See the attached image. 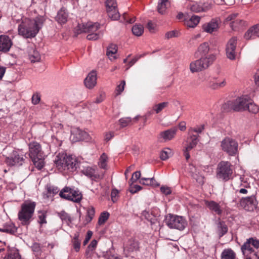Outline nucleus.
Masks as SVG:
<instances>
[{"mask_svg": "<svg viewBox=\"0 0 259 259\" xmlns=\"http://www.w3.org/2000/svg\"><path fill=\"white\" fill-rule=\"evenodd\" d=\"M43 24L42 18L34 20L25 18L18 26V34L24 38H32L36 36Z\"/></svg>", "mask_w": 259, "mask_h": 259, "instance_id": "obj_1", "label": "nucleus"}, {"mask_svg": "<svg viewBox=\"0 0 259 259\" xmlns=\"http://www.w3.org/2000/svg\"><path fill=\"white\" fill-rule=\"evenodd\" d=\"M36 203L31 200L25 201L21 205L18 217L22 225H28L33 215Z\"/></svg>", "mask_w": 259, "mask_h": 259, "instance_id": "obj_2", "label": "nucleus"}, {"mask_svg": "<svg viewBox=\"0 0 259 259\" xmlns=\"http://www.w3.org/2000/svg\"><path fill=\"white\" fill-rule=\"evenodd\" d=\"M259 248V239L250 237L246 239L241 247L242 253L247 256V259L258 258L259 256L255 250Z\"/></svg>", "mask_w": 259, "mask_h": 259, "instance_id": "obj_3", "label": "nucleus"}, {"mask_svg": "<svg viewBox=\"0 0 259 259\" xmlns=\"http://www.w3.org/2000/svg\"><path fill=\"white\" fill-rule=\"evenodd\" d=\"M215 59V55L212 54L208 55V57H201L190 64V70L192 73L201 71L211 65Z\"/></svg>", "mask_w": 259, "mask_h": 259, "instance_id": "obj_4", "label": "nucleus"}, {"mask_svg": "<svg viewBox=\"0 0 259 259\" xmlns=\"http://www.w3.org/2000/svg\"><path fill=\"white\" fill-rule=\"evenodd\" d=\"M248 102L247 96H242L237 98L236 99L229 101L225 103L222 109L224 111L229 112L232 110L234 111H240L246 110V104Z\"/></svg>", "mask_w": 259, "mask_h": 259, "instance_id": "obj_5", "label": "nucleus"}, {"mask_svg": "<svg viewBox=\"0 0 259 259\" xmlns=\"http://www.w3.org/2000/svg\"><path fill=\"white\" fill-rule=\"evenodd\" d=\"M232 165L228 161H222L218 165L217 177L224 182H227L233 178Z\"/></svg>", "mask_w": 259, "mask_h": 259, "instance_id": "obj_6", "label": "nucleus"}, {"mask_svg": "<svg viewBox=\"0 0 259 259\" xmlns=\"http://www.w3.org/2000/svg\"><path fill=\"white\" fill-rule=\"evenodd\" d=\"M165 224L170 229L183 230L187 225V222L183 217L168 214L165 219Z\"/></svg>", "mask_w": 259, "mask_h": 259, "instance_id": "obj_7", "label": "nucleus"}, {"mask_svg": "<svg viewBox=\"0 0 259 259\" xmlns=\"http://www.w3.org/2000/svg\"><path fill=\"white\" fill-rule=\"evenodd\" d=\"M25 154L21 150H13L10 156L6 157L5 162L9 166H20L25 163Z\"/></svg>", "mask_w": 259, "mask_h": 259, "instance_id": "obj_8", "label": "nucleus"}, {"mask_svg": "<svg viewBox=\"0 0 259 259\" xmlns=\"http://www.w3.org/2000/svg\"><path fill=\"white\" fill-rule=\"evenodd\" d=\"M222 149L230 156H235L238 152V143L234 139L226 137L221 143Z\"/></svg>", "mask_w": 259, "mask_h": 259, "instance_id": "obj_9", "label": "nucleus"}, {"mask_svg": "<svg viewBox=\"0 0 259 259\" xmlns=\"http://www.w3.org/2000/svg\"><path fill=\"white\" fill-rule=\"evenodd\" d=\"M100 28L99 23L89 22L87 23L78 24L75 28L74 32L77 34L81 33H96Z\"/></svg>", "mask_w": 259, "mask_h": 259, "instance_id": "obj_10", "label": "nucleus"}, {"mask_svg": "<svg viewBox=\"0 0 259 259\" xmlns=\"http://www.w3.org/2000/svg\"><path fill=\"white\" fill-rule=\"evenodd\" d=\"M198 136L193 134L188 133V136L186 141V145L183 149V154L187 160L190 157L189 151L195 148L198 142Z\"/></svg>", "mask_w": 259, "mask_h": 259, "instance_id": "obj_11", "label": "nucleus"}, {"mask_svg": "<svg viewBox=\"0 0 259 259\" xmlns=\"http://www.w3.org/2000/svg\"><path fill=\"white\" fill-rule=\"evenodd\" d=\"M106 11L108 17L112 20H117L120 15L115 0H107L106 2Z\"/></svg>", "mask_w": 259, "mask_h": 259, "instance_id": "obj_12", "label": "nucleus"}, {"mask_svg": "<svg viewBox=\"0 0 259 259\" xmlns=\"http://www.w3.org/2000/svg\"><path fill=\"white\" fill-rule=\"evenodd\" d=\"M81 172L92 181H98L103 178L104 175L100 174L95 167L90 166L83 167Z\"/></svg>", "mask_w": 259, "mask_h": 259, "instance_id": "obj_13", "label": "nucleus"}, {"mask_svg": "<svg viewBox=\"0 0 259 259\" xmlns=\"http://www.w3.org/2000/svg\"><path fill=\"white\" fill-rule=\"evenodd\" d=\"M241 206L246 210L253 211L257 205V201L254 195L242 198L240 201Z\"/></svg>", "mask_w": 259, "mask_h": 259, "instance_id": "obj_14", "label": "nucleus"}, {"mask_svg": "<svg viewBox=\"0 0 259 259\" xmlns=\"http://www.w3.org/2000/svg\"><path fill=\"white\" fill-rule=\"evenodd\" d=\"M28 147L29 156L31 159L44 155V152L39 143L36 142H31L28 144Z\"/></svg>", "mask_w": 259, "mask_h": 259, "instance_id": "obj_15", "label": "nucleus"}, {"mask_svg": "<svg viewBox=\"0 0 259 259\" xmlns=\"http://www.w3.org/2000/svg\"><path fill=\"white\" fill-rule=\"evenodd\" d=\"M88 136L87 132L78 127H74L71 129L70 138L73 142H76L87 139Z\"/></svg>", "mask_w": 259, "mask_h": 259, "instance_id": "obj_16", "label": "nucleus"}, {"mask_svg": "<svg viewBox=\"0 0 259 259\" xmlns=\"http://www.w3.org/2000/svg\"><path fill=\"white\" fill-rule=\"evenodd\" d=\"M244 37L246 40L255 39L259 38V24L250 27L245 33Z\"/></svg>", "mask_w": 259, "mask_h": 259, "instance_id": "obj_17", "label": "nucleus"}, {"mask_svg": "<svg viewBox=\"0 0 259 259\" xmlns=\"http://www.w3.org/2000/svg\"><path fill=\"white\" fill-rule=\"evenodd\" d=\"M12 46L11 38L7 35H0V51L8 52Z\"/></svg>", "mask_w": 259, "mask_h": 259, "instance_id": "obj_18", "label": "nucleus"}, {"mask_svg": "<svg viewBox=\"0 0 259 259\" xmlns=\"http://www.w3.org/2000/svg\"><path fill=\"white\" fill-rule=\"evenodd\" d=\"M66 159L65 165L64 166V170H68L70 171L75 170L78 165L76 159L71 156L67 155Z\"/></svg>", "mask_w": 259, "mask_h": 259, "instance_id": "obj_19", "label": "nucleus"}, {"mask_svg": "<svg viewBox=\"0 0 259 259\" xmlns=\"http://www.w3.org/2000/svg\"><path fill=\"white\" fill-rule=\"evenodd\" d=\"M219 21L216 19H212L208 23L203 25L202 29L204 31L211 33L213 31H217L219 28Z\"/></svg>", "mask_w": 259, "mask_h": 259, "instance_id": "obj_20", "label": "nucleus"}, {"mask_svg": "<svg viewBox=\"0 0 259 259\" xmlns=\"http://www.w3.org/2000/svg\"><path fill=\"white\" fill-rule=\"evenodd\" d=\"M97 74L95 71H92L89 73L87 77L84 79V84L87 88L92 89L95 86L97 83Z\"/></svg>", "mask_w": 259, "mask_h": 259, "instance_id": "obj_21", "label": "nucleus"}, {"mask_svg": "<svg viewBox=\"0 0 259 259\" xmlns=\"http://www.w3.org/2000/svg\"><path fill=\"white\" fill-rule=\"evenodd\" d=\"M188 171L190 174L191 176L198 183L201 184L203 183V177L199 175V172L194 165L189 164Z\"/></svg>", "mask_w": 259, "mask_h": 259, "instance_id": "obj_22", "label": "nucleus"}, {"mask_svg": "<svg viewBox=\"0 0 259 259\" xmlns=\"http://www.w3.org/2000/svg\"><path fill=\"white\" fill-rule=\"evenodd\" d=\"M66 153H59L54 160V162L59 169L60 170H64V166L65 165Z\"/></svg>", "mask_w": 259, "mask_h": 259, "instance_id": "obj_23", "label": "nucleus"}, {"mask_svg": "<svg viewBox=\"0 0 259 259\" xmlns=\"http://www.w3.org/2000/svg\"><path fill=\"white\" fill-rule=\"evenodd\" d=\"M177 131L176 128H172L164 132H161L159 134V138H162L164 141H169L172 139Z\"/></svg>", "mask_w": 259, "mask_h": 259, "instance_id": "obj_24", "label": "nucleus"}, {"mask_svg": "<svg viewBox=\"0 0 259 259\" xmlns=\"http://www.w3.org/2000/svg\"><path fill=\"white\" fill-rule=\"evenodd\" d=\"M205 203L210 210L214 212L216 214L220 215L222 213V210L219 204L216 202L214 201H206Z\"/></svg>", "mask_w": 259, "mask_h": 259, "instance_id": "obj_25", "label": "nucleus"}, {"mask_svg": "<svg viewBox=\"0 0 259 259\" xmlns=\"http://www.w3.org/2000/svg\"><path fill=\"white\" fill-rule=\"evenodd\" d=\"M55 19L58 23L60 24L65 23L68 19V14L66 10L64 9H60L58 11Z\"/></svg>", "mask_w": 259, "mask_h": 259, "instance_id": "obj_26", "label": "nucleus"}, {"mask_svg": "<svg viewBox=\"0 0 259 259\" xmlns=\"http://www.w3.org/2000/svg\"><path fill=\"white\" fill-rule=\"evenodd\" d=\"M200 20V17L193 15L189 19H184L185 25L189 28H194L199 23Z\"/></svg>", "mask_w": 259, "mask_h": 259, "instance_id": "obj_27", "label": "nucleus"}, {"mask_svg": "<svg viewBox=\"0 0 259 259\" xmlns=\"http://www.w3.org/2000/svg\"><path fill=\"white\" fill-rule=\"evenodd\" d=\"M209 51V44L207 42H204L201 44L197 49V52L196 53V55L199 54L201 57H208L206 55Z\"/></svg>", "mask_w": 259, "mask_h": 259, "instance_id": "obj_28", "label": "nucleus"}, {"mask_svg": "<svg viewBox=\"0 0 259 259\" xmlns=\"http://www.w3.org/2000/svg\"><path fill=\"white\" fill-rule=\"evenodd\" d=\"M139 249V243L135 240H130L128 241L126 246L124 247V251L128 253L137 251Z\"/></svg>", "mask_w": 259, "mask_h": 259, "instance_id": "obj_29", "label": "nucleus"}, {"mask_svg": "<svg viewBox=\"0 0 259 259\" xmlns=\"http://www.w3.org/2000/svg\"><path fill=\"white\" fill-rule=\"evenodd\" d=\"M3 229L4 232L10 234H14L17 230V227L11 222L5 223L3 226Z\"/></svg>", "mask_w": 259, "mask_h": 259, "instance_id": "obj_30", "label": "nucleus"}, {"mask_svg": "<svg viewBox=\"0 0 259 259\" xmlns=\"http://www.w3.org/2000/svg\"><path fill=\"white\" fill-rule=\"evenodd\" d=\"M117 51V46L115 44H111L107 49L106 54L110 60H114L116 59L115 56Z\"/></svg>", "mask_w": 259, "mask_h": 259, "instance_id": "obj_31", "label": "nucleus"}, {"mask_svg": "<svg viewBox=\"0 0 259 259\" xmlns=\"http://www.w3.org/2000/svg\"><path fill=\"white\" fill-rule=\"evenodd\" d=\"M236 254L230 248L224 249L221 254V259H235Z\"/></svg>", "mask_w": 259, "mask_h": 259, "instance_id": "obj_32", "label": "nucleus"}, {"mask_svg": "<svg viewBox=\"0 0 259 259\" xmlns=\"http://www.w3.org/2000/svg\"><path fill=\"white\" fill-rule=\"evenodd\" d=\"M139 183L144 185L158 186L159 185L156 182L154 178H142L140 179Z\"/></svg>", "mask_w": 259, "mask_h": 259, "instance_id": "obj_33", "label": "nucleus"}, {"mask_svg": "<svg viewBox=\"0 0 259 259\" xmlns=\"http://www.w3.org/2000/svg\"><path fill=\"white\" fill-rule=\"evenodd\" d=\"M74 189H72L69 187H64L59 193V195L61 198H64L67 200H69L71 193L73 191Z\"/></svg>", "mask_w": 259, "mask_h": 259, "instance_id": "obj_34", "label": "nucleus"}, {"mask_svg": "<svg viewBox=\"0 0 259 259\" xmlns=\"http://www.w3.org/2000/svg\"><path fill=\"white\" fill-rule=\"evenodd\" d=\"M240 180L241 182L240 186L242 187L243 188H240L239 190H236V192H239V193L243 194H246L247 193L246 188L250 187L249 184L244 181V178L242 176L240 177Z\"/></svg>", "mask_w": 259, "mask_h": 259, "instance_id": "obj_35", "label": "nucleus"}, {"mask_svg": "<svg viewBox=\"0 0 259 259\" xmlns=\"http://www.w3.org/2000/svg\"><path fill=\"white\" fill-rule=\"evenodd\" d=\"M58 215L61 220L67 225H69L72 221L71 216L64 210L60 211L58 213Z\"/></svg>", "mask_w": 259, "mask_h": 259, "instance_id": "obj_36", "label": "nucleus"}, {"mask_svg": "<svg viewBox=\"0 0 259 259\" xmlns=\"http://www.w3.org/2000/svg\"><path fill=\"white\" fill-rule=\"evenodd\" d=\"M132 32L137 36H141L144 32V27L140 24H136L132 27Z\"/></svg>", "mask_w": 259, "mask_h": 259, "instance_id": "obj_37", "label": "nucleus"}, {"mask_svg": "<svg viewBox=\"0 0 259 259\" xmlns=\"http://www.w3.org/2000/svg\"><path fill=\"white\" fill-rule=\"evenodd\" d=\"M245 25V22L239 18L237 19L235 21H233L231 23H230V27L234 30L242 28Z\"/></svg>", "mask_w": 259, "mask_h": 259, "instance_id": "obj_38", "label": "nucleus"}, {"mask_svg": "<svg viewBox=\"0 0 259 259\" xmlns=\"http://www.w3.org/2000/svg\"><path fill=\"white\" fill-rule=\"evenodd\" d=\"M168 0H159L157 6V11L159 13L164 14L166 9Z\"/></svg>", "mask_w": 259, "mask_h": 259, "instance_id": "obj_39", "label": "nucleus"}, {"mask_svg": "<svg viewBox=\"0 0 259 259\" xmlns=\"http://www.w3.org/2000/svg\"><path fill=\"white\" fill-rule=\"evenodd\" d=\"M246 110L250 112L255 114L258 112L259 107L256 104L248 100L246 104Z\"/></svg>", "mask_w": 259, "mask_h": 259, "instance_id": "obj_40", "label": "nucleus"}, {"mask_svg": "<svg viewBox=\"0 0 259 259\" xmlns=\"http://www.w3.org/2000/svg\"><path fill=\"white\" fill-rule=\"evenodd\" d=\"M237 42V37L233 36L231 37L226 44V50H236Z\"/></svg>", "mask_w": 259, "mask_h": 259, "instance_id": "obj_41", "label": "nucleus"}, {"mask_svg": "<svg viewBox=\"0 0 259 259\" xmlns=\"http://www.w3.org/2000/svg\"><path fill=\"white\" fill-rule=\"evenodd\" d=\"M218 233L220 237L224 236L228 231V228L223 222H220L218 224Z\"/></svg>", "mask_w": 259, "mask_h": 259, "instance_id": "obj_42", "label": "nucleus"}, {"mask_svg": "<svg viewBox=\"0 0 259 259\" xmlns=\"http://www.w3.org/2000/svg\"><path fill=\"white\" fill-rule=\"evenodd\" d=\"M79 233H76L72 241L73 248L76 252L79 250L80 247V241L79 240Z\"/></svg>", "mask_w": 259, "mask_h": 259, "instance_id": "obj_43", "label": "nucleus"}, {"mask_svg": "<svg viewBox=\"0 0 259 259\" xmlns=\"http://www.w3.org/2000/svg\"><path fill=\"white\" fill-rule=\"evenodd\" d=\"M31 160L34 165L39 169L42 168L44 165V155L35 157V158H32Z\"/></svg>", "mask_w": 259, "mask_h": 259, "instance_id": "obj_44", "label": "nucleus"}, {"mask_svg": "<svg viewBox=\"0 0 259 259\" xmlns=\"http://www.w3.org/2000/svg\"><path fill=\"white\" fill-rule=\"evenodd\" d=\"M191 11L195 13L203 12L202 3H194L190 6Z\"/></svg>", "mask_w": 259, "mask_h": 259, "instance_id": "obj_45", "label": "nucleus"}, {"mask_svg": "<svg viewBox=\"0 0 259 259\" xmlns=\"http://www.w3.org/2000/svg\"><path fill=\"white\" fill-rule=\"evenodd\" d=\"M81 199V194L79 191L74 190L70 195L69 200L75 202H78Z\"/></svg>", "mask_w": 259, "mask_h": 259, "instance_id": "obj_46", "label": "nucleus"}, {"mask_svg": "<svg viewBox=\"0 0 259 259\" xmlns=\"http://www.w3.org/2000/svg\"><path fill=\"white\" fill-rule=\"evenodd\" d=\"M168 105V102H164L157 104H155L153 107V110L156 114L160 113L164 108L166 107Z\"/></svg>", "mask_w": 259, "mask_h": 259, "instance_id": "obj_47", "label": "nucleus"}, {"mask_svg": "<svg viewBox=\"0 0 259 259\" xmlns=\"http://www.w3.org/2000/svg\"><path fill=\"white\" fill-rule=\"evenodd\" d=\"M172 154L171 150L169 148H166L164 149L160 155V159L162 160H165L167 159Z\"/></svg>", "mask_w": 259, "mask_h": 259, "instance_id": "obj_48", "label": "nucleus"}, {"mask_svg": "<svg viewBox=\"0 0 259 259\" xmlns=\"http://www.w3.org/2000/svg\"><path fill=\"white\" fill-rule=\"evenodd\" d=\"M47 189L48 197L51 196V195L54 196L59 191V189L57 187L52 185H47Z\"/></svg>", "mask_w": 259, "mask_h": 259, "instance_id": "obj_49", "label": "nucleus"}, {"mask_svg": "<svg viewBox=\"0 0 259 259\" xmlns=\"http://www.w3.org/2000/svg\"><path fill=\"white\" fill-rule=\"evenodd\" d=\"M109 215V213L107 211L102 212L98 219V224L99 225H103L108 219Z\"/></svg>", "mask_w": 259, "mask_h": 259, "instance_id": "obj_50", "label": "nucleus"}, {"mask_svg": "<svg viewBox=\"0 0 259 259\" xmlns=\"http://www.w3.org/2000/svg\"><path fill=\"white\" fill-rule=\"evenodd\" d=\"M95 210L93 207H89L87 210V215L85 218L86 223H90L95 216Z\"/></svg>", "mask_w": 259, "mask_h": 259, "instance_id": "obj_51", "label": "nucleus"}, {"mask_svg": "<svg viewBox=\"0 0 259 259\" xmlns=\"http://www.w3.org/2000/svg\"><path fill=\"white\" fill-rule=\"evenodd\" d=\"M108 157L105 153H103L100 158L99 165L101 168L105 169L107 166Z\"/></svg>", "mask_w": 259, "mask_h": 259, "instance_id": "obj_52", "label": "nucleus"}, {"mask_svg": "<svg viewBox=\"0 0 259 259\" xmlns=\"http://www.w3.org/2000/svg\"><path fill=\"white\" fill-rule=\"evenodd\" d=\"M103 35V33L101 32H98L96 33H89L87 38L90 40H96L99 39L100 37Z\"/></svg>", "mask_w": 259, "mask_h": 259, "instance_id": "obj_53", "label": "nucleus"}, {"mask_svg": "<svg viewBox=\"0 0 259 259\" xmlns=\"http://www.w3.org/2000/svg\"><path fill=\"white\" fill-rule=\"evenodd\" d=\"M237 16V13H233L229 15L225 19V23L230 25V23H231L233 21H235V20L238 18Z\"/></svg>", "mask_w": 259, "mask_h": 259, "instance_id": "obj_54", "label": "nucleus"}, {"mask_svg": "<svg viewBox=\"0 0 259 259\" xmlns=\"http://www.w3.org/2000/svg\"><path fill=\"white\" fill-rule=\"evenodd\" d=\"M38 222L40 224H46L47 221H46V217H47V214L46 212L45 211H39L38 212Z\"/></svg>", "mask_w": 259, "mask_h": 259, "instance_id": "obj_55", "label": "nucleus"}, {"mask_svg": "<svg viewBox=\"0 0 259 259\" xmlns=\"http://www.w3.org/2000/svg\"><path fill=\"white\" fill-rule=\"evenodd\" d=\"M29 58L31 62H37L40 61V56L38 52L33 51V54L30 55Z\"/></svg>", "mask_w": 259, "mask_h": 259, "instance_id": "obj_56", "label": "nucleus"}, {"mask_svg": "<svg viewBox=\"0 0 259 259\" xmlns=\"http://www.w3.org/2000/svg\"><path fill=\"white\" fill-rule=\"evenodd\" d=\"M141 177V171H137L133 173L131 179L130 180L129 183L132 185L133 183L136 182L138 180L140 179Z\"/></svg>", "mask_w": 259, "mask_h": 259, "instance_id": "obj_57", "label": "nucleus"}, {"mask_svg": "<svg viewBox=\"0 0 259 259\" xmlns=\"http://www.w3.org/2000/svg\"><path fill=\"white\" fill-rule=\"evenodd\" d=\"M119 122L122 127H125L132 122V119L130 117H124L120 119Z\"/></svg>", "mask_w": 259, "mask_h": 259, "instance_id": "obj_58", "label": "nucleus"}, {"mask_svg": "<svg viewBox=\"0 0 259 259\" xmlns=\"http://www.w3.org/2000/svg\"><path fill=\"white\" fill-rule=\"evenodd\" d=\"M226 55L228 59L231 60L236 58V50H226Z\"/></svg>", "mask_w": 259, "mask_h": 259, "instance_id": "obj_59", "label": "nucleus"}, {"mask_svg": "<svg viewBox=\"0 0 259 259\" xmlns=\"http://www.w3.org/2000/svg\"><path fill=\"white\" fill-rule=\"evenodd\" d=\"M204 130V126L201 125L200 126H197L195 128H190L188 130V133L193 134V132L197 133L198 134L201 133L203 130Z\"/></svg>", "mask_w": 259, "mask_h": 259, "instance_id": "obj_60", "label": "nucleus"}, {"mask_svg": "<svg viewBox=\"0 0 259 259\" xmlns=\"http://www.w3.org/2000/svg\"><path fill=\"white\" fill-rule=\"evenodd\" d=\"M179 32L177 30H172L167 32L165 34V37L169 39L174 37H178L179 36Z\"/></svg>", "mask_w": 259, "mask_h": 259, "instance_id": "obj_61", "label": "nucleus"}, {"mask_svg": "<svg viewBox=\"0 0 259 259\" xmlns=\"http://www.w3.org/2000/svg\"><path fill=\"white\" fill-rule=\"evenodd\" d=\"M125 84V81L122 80L121 82V83L117 87L116 89V91L117 92V95L120 94L123 91Z\"/></svg>", "mask_w": 259, "mask_h": 259, "instance_id": "obj_62", "label": "nucleus"}, {"mask_svg": "<svg viewBox=\"0 0 259 259\" xmlns=\"http://www.w3.org/2000/svg\"><path fill=\"white\" fill-rule=\"evenodd\" d=\"M142 217H144L145 219L149 221L151 223H154L152 221V219L151 218V214L148 211L146 210L142 211Z\"/></svg>", "mask_w": 259, "mask_h": 259, "instance_id": "obj_63", "label": "nucleus"}, {"mask_svg": "<svg viewBox=\"0 0 259 259\" xmlns=\"http://www.w3.org/2000/svg\"><path fill=\"white\" fill-rule=\"evenodd\" d=\"M31 99L32 104L36 105L40 102V97L38 94H34Z\"/></svg>", "mask_w": 259, "mask_h": 259, "instance_id": "obj_64", "label": "nucleus"}]
</instances>
